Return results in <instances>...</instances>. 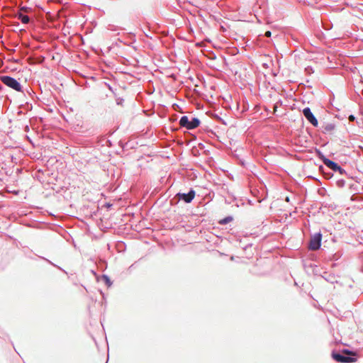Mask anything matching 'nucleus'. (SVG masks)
<instances>
[{
	"mask_svg": "<svg viewBox=\"0 0 363 363\" xmlns=\"http://www.w3.org/2000/svg\"><path fill=\"white\" fill-rule=\"evenodd\" d=\"M323 163L333 171H339L342 172V168L335 162L330 160L325 157L322 158Z\"/></svg>",
	"mask_w": 363,
	"mask_h": 363,
	"instance_id": "obj_5",
	"label": "nucleus"
},
{
	"mask_svg": "<svg viewBox=\"0 0 363 363\" xmlns=\"http://www.w3.org/2000/svg\"><path fill=\"white\" fill-rule=\"evenodd\" d=\"M0 79L7 86L14 89L16 91H21V85L14 78L9 76H1Z\"/></svg>",
	"mask_w": 363,
	"mask_h": 363,
	"instance_id": "obj_1",
	"label": "nucleus"
},
{
	"mask_svg": "<svg viewBox=\"0 0 363 363\" xmlns=\"http://www.w3.org/2000/svg\"><path fill=\"white\" fill-rule=\"evenodd\" d=\"M349 120L350 121H353L354 120V116L353 115H351L349 116Z\"/></svg>",
	"mask_w": 363,
	"mask_h": 363,
	"instance_id": "obj_13",
	"label": "nucleus"
},
{
	"mask_svg": "<svg viewBox=\"0 0 363 363\" xmlns=\"http://www.w3.org/2000/svg\"><path fill=\"white\" fill-rule=\"evenodd\" d=\"M262 61V66L265 69H269L274 65L272 57L269 55L264 56Z\"/></svg>",
	"mask_w": 363,
	"mask_h": 363,
	"instance_id": "obj_8",
	"label": "nucleus"
},
{
	"mask_svg": "<svg viewBox=\"0 0 363 363\" xmlns=\"http://www.w3.org/2000/svg\"><path fill=\"white\" fill-rule=\"evenodd\" d=\"M103 279L105 281L106 284L108 285V286H110L111 285V282H110V280L108 279V277L107 276H104L103 277Z\"/></svg>",
	"mask_w": 363,
	"mask_h": 363,
	"instance_id": "obj_11",
	"label": "nucleus"
},
{
	"mask_svg": "<svg viewBox=\"0 0 363 363\" xmlns=\"http://www.w3.org/2000/svg\"><path fill=\"white\" fill-rule=\"evenodd\" d=\"M177 196L179 199L184 200L186 203L191 202L194 196H195V191L193 190H191L188 194H178Z\"/></svg>",
	"mask_w": 363,
	"mask_h": 363,
	"instance_id": "obj_6",
	"label": "nucleus"
},
{
	"mask_svg": "<svg viewBox=\"0 0 363 363\" xmlns=\"http://www.w3.org/2000/svg\"><path fill=\"white\" fill-rule=\"evenodd\" d=\"M333 357L334 359L339 362H353L354 359L350 357H346L340 354H333Z\"/></svg>",
	"mask_w": 363,
	"mask_h": 363,
	"instance_id": "obj_7",
	"label": "nucleus"
},
{
	"mask_svg": "<svg viewBox=\"0 0 363 363\" xmlns=\"http://www.w3.org/2000/svg\"><path fill=\"white\" fill-rule=\"evenodd\" d=\"M335 129V126L333 123H328L323 126V132L326 133H331Z\"/></svg>",
	"mask_w": 363,
	"mask_h": 363,
	"instance_id": "obj_9",
	"label": "nucleus"
},
{
	"mask_svg": "<svg viewBox=\"0 0 363 363\" xmlns=\"http://www.w3.org/2000/svg\"><path fill=\"white\" fill-rule=\"evenodd\" d=\"M272 74L274 75V76L277 75V74L275 72H272Z\"/></svg>",
	"mask_w": 363,
	"mask_h": 363,
	"instance_id": "obj_16",
	"label": "nucleus"
},
{
	"mask_svg": "<svg viewBox=\"0 0 363 363\" xmlns=\"http://www.w3.org/2000/svg\"><path fill=\"white\" fill-rule=\"evenodd\" d=\"M21 11H26V12L28 10H27V9H26V8H22V9H21Z\"/></svg>",
	"mask_w": 363,
	"mask_h": 363,
	"instance_id": "obj_15",
	"label": "nucleus"
},
{
	"mask_svg": "<svg viewBox=\"0 0 363 363\" xmlns=\"http://www.w3.org/2000/svg\"><path fill=\"white\" fill-rule=\"evenodd\" d=\"M179 124L187 129H194L199 125L200 121L196 118H193L191 121H189L187 116H184L181 118Z\"/></svg>",
	"mask_w": 363,
	"mask_h": 363,
	"instance_id": "obj_2",
	"label": "nucleus"
},
{
	"mask_svg": "<svg viewBox=\"0 0 363 363\" xmlns=\"http://www.w3.org/2000/svg\"><path fill=\"white\" fill-rule=\"evenodd\" d=\"M16 16L23 23H28L30 18L28 16L23 14L21 12L17 13Z\"/></svg>",
	"mask_w": 363,
	"mask_h": 363,
	"instance_id": "obj_10",
	"label": "nucleus"
},
{
	"mask_svg": "<svg viewBox=\"0 0 363 363\" xmlns=\"http://www.w3.org/2000/svg\"><path fill=\"white\" fill-rule=\"evenodd\" d=\"M274 111H277V106H275L274 108Z\"/></svg>",
	"mask_w": 363,
	"mask_h": 363,
	"instance_id": "obj_17",
	"label": "nucleus"
},
{
	"mask_svg": "<svg viewBox=\"0 0 363 363\" xmlns=\"http://www.w3.org/2000/svg\"><path fill=\"white\" fill-rule=\"evenodd\" d=\"M322 235L321 234L316 233L311 238L309 242V249L312 250H317L320 246Z\"/></svg>",
	"mask_w": 363,
	"mask_h": 363,
	"instance_id": "obj_3",
	"label": "nucleus"
},
{
	"mask_svg": "<svg viewBox=\"0 0 363 363\" xmlns=\"http://www.w3.org/2000/svg\"><path fill=\"white\" fill-rule=\"evenodd\" d=\"M228 220H230V218H225V219H224V220L223 222H220V223H226L228 221Z\"/></svg>",
	"mask_w": 363,
	"mask_h": 363,
	"instance_id": "obj_14",
	"label": "nucleus"
},
{
	"mask_svg": "<svg viewBox=\"0 0 363 363\" xmlns=\"http://www.w3.org/2000/svg\"><path fill=\"white\" fill-rule=\"evenodd\" d=\"M271 35H272V33H271L270 31H267V32L265 33V36H266V37H270V36H271Z\"/></svg>",
	"mask_w": 363,
	"mask_h": 363,
	"instance_id": "obj_12",
	"label": "nucleus"
},
{
	"mask_svg": "<svg viewBox=\"0 0 363 363\" xmlns=\"http://www.w3.org/2000/svg\"><path fill=\"white\" fill-rule=\"evenodd\" d=\"M303 114L306 118V119L314 126H318V121L316 118L314 116L313 113L311 112L309 108H305L303 110Z\"/></svg>",
	"mask_w": 363,
	"mask_h": 363,
	"instance_id": "obj_4",
	"label": "nucleus"
}]
</instances>
